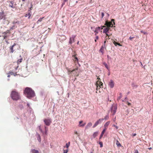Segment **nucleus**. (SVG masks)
Returning <instances> with one entry per match:
<instances>
[{"mask_svg": "<svg viewBox=\"0 0 153 153\" xmlns=\"http://www.w3.org/2000/svg\"><path fill=\"white\" fill-rule=\"evenodd\" d=\"M33 4L32 3H31V7H30V10H29V12H30V11L32 9V8H33Z\"/></svg>", "mask_w": 153, "mask_h": 153, "instance_id": "obj_30", "label": "nucleus"}, {"mask_svg": "<svg viewBox=\"0 0 153 153\" xmlns=\"http://www.w3.org/2000/svg\"><path fill=\"white\" fill-rule=\"evenodd\" d=\"M10 32L9 30H7L6 32H5L3 33V34L4 35L3 37H4V39H5L8 36H7V33H9Z\"/></svg>", "mask_w": 153, "mask_h": 153, "instance_id": "obj_13", "label": "nucleus"}, {"mask_svg": "<svg viewBox=\"0 0 153 153\" xmlns=\"http://www.w3.org/2000/svg\"><path fill=\"white\" fill-rule=\"evenodd\" d=\"M114 126L116 127L117 129L118 128V127L117 126H115L114 125Z\"/></svg>", "mask_w": 153, "mask_h": 153, "instance_id": "obj_55", "label": "nucleus"}, {"mask_svg": "<svg viewBox=\"0 0 153 153\" xmlns=\"http://www.w3.org/2000/svg\"><path fill=\"white\" fill-rule=\"evenodd\" d=\"M104 120L103 118L100 119L96 122H95L94 125L93 126V128L96 127L98 124L101 123L102 121Z\"/></svg>", "mask_w": 153, "mask_h": 153, "instance_id": "obj_7", "label": "nucleus"}, {"mask_svg": "<svg viewBox=\"0 0 153 153\" xmlns=\"http://www.w3.org/2000/svg\"><path fill=\"white\" fill-rule=\"evenodd\" d=\"M98 132H95L93 134V137L95 138L98 135Z\"/></svg>", "mask_w": 153, "mask_h": 153, "instance_id": "obj_24", "label": "nucleus"}, {"mask_svg": "<svg viewBox=\"0 0 153 153\" xmlns=\"http://www.w3.org/2000/svg\"><path fill=\"white\" fill-rule=\"evenodd\" d=\"M44 121L45 125L48 126H49L51 123V119H45Z\"/></svg>", "mask_w": 153, "mask_h": 153, "instance_id": "obj_6", "label": "nucleus"}, {"mask_svg": "<svg viewBox=\"0 0 153 153\" xmlns=\"http://www.w3.org/2000/svg\"><path fill=\"white\" fill-rule=\"evenodd\" d=\"M117 45H119L120 46H122V45L121 44H120V43H118Z\"/></svg>", "mask_w": 153, "mask_h": 153, "instance_id": "obj_56", "label": "nucleus"}, {"mask_svg": "<svg viewBox=\"0 0 153 153\" xmlns=\"http://www.w3.org/2000/svg\"><path fill=\"white\" fill-rule=\"evenodd\" d=\"M79 41L77 43V44H79Z\"/></svg>", "mask_w": 153, "mask_h": 153, "instance_id": "obj_63", "label": "nucleus"}, {"mask_svg": "<svg viewBox=\"0 0 153 153\" xmlns=\"http://www.w3.org/2000/svg\"><path fill=\"white\" fill-rule=\"evenodd\" d=\"M109 118V117L108 116H106L105 117V120L108 119Z\"/></svg>", "mask_w": 153, "mask_h": 153, "instance_id": "obj_44", "label": "nucleus"}, {"mask_svg": "<svg viewBox=\"0 0 153 153\" xmlns=\"http://www.w3.org/2000/svg\"><path fill=\"white\" fill-rule=\"evenodd\" d=\"M62 37H63V39L64 40H65L66 39V36H65L64 35H62Z\"/></svg>", "mask_w": 153, "mask_h": 153, "instance_id": "obj_47", "label": "nucleus"}, {"mask_svg": "<svg viewBox=\"0 0 153 153\" xmlns=\"http://www.w3.org/2000/svg\"><path fill=\"white\" fill-rule=\"evenodd\" d=\"M67 69L68 71V74H71L72 72H73V71H72V70L71 71L69 70V69L68 68H67Z\"/></svg>", "mask_w": 153, "mask_h": 153, "instance_id": "obj_25", "label": "nucleus"}, {"mask_svg": "<svg viewBox=\"0 0 153 153\" xmlns=\"http://www.w3.org/2000/svg\"><path fill=\"white\" fill-rule=\"evenodd\" d=\"M119 95L120 96L117 98L118 100H120L122 98V95L121 93H120Z\"/></svg>", "mask_w": 153, "mask_h": 153, "instance_id": "obj_26", "label": "nucleus"}, {"mask_svg": "<svg viewBox=\"0 0 153 153\" xmlns=\"http://www.w3.org/2000/svg\"><path fill=\"white\" fill-rule=\"evenodd\" d=\"M106 128H104L103 130L102 131V133L101 134H104V133H105V131L106 130Z\"/></svg>", "mask_w": 153, "mask_h": 153, "instance_id": "obj_33", "label": "nucleus"}, {"mask_svg": "<svg viewBox=\"0 0 153 153\" xmlns=\"http://www.w3.org/2000/svg\"><path fill=\"white\" fill-rule=\"evenodd\" d=\"M63 1L64 2H65L66 1H68V0H63Z\"/></svg>", "mask_w": 153, "mask_h": 153, "instance_id": "obj_59", "label": "nucleus"}, {"mask_svg": "<svg viewBox=\"0 0 153 153\" xmlns=\"http://www.w3.org/2000/svg\"><path fill=\"white\" fill-rule=\"evenodd\" d=\"M101 29H103V33L106 34L107 33H108V31L110 28H109V27H107L105 25H104L101 26Z\"/></svg>", "mask_w": 153, "mask_h": 153, "instance_id": "obj_5", "label": "nucleus"}, {"mask_svg": "<svg viewBox=\"0 0 153 153\" xmlns=\"http://www.w3.org/2000/svg\"><path fill=\"white\" fill-rule=\"evenodd\" d=\"M98 39V37L97 36L96 37V39L95 40V42H96L97 40Z\"/></svg>", "mask_w": 153, "mask_h": 153, "instance_id": "obj_53", "label": "nucleus"}, {"mask_svg": "<svg viewBox=\"0 0 153 153\" xmlns=\"http://www.w3.org/2000/svg\"><path fill=\"white\" fill-rule=\"evenodd\" d=\"M134 153H139L138 152L137 150H135Z\"/></svg>", "mask_w": 153, "mask_h": 153, "instance_id": "obj_50", "label": "nucleus"}, {"mask_svg": "<svg viewBox=\"0 0 153 153\" xmlns=\"http://www.w3.org/2000/svg\"><path fill=\"white\" fill-rule=\"evenodd\" d=\"M110 122L109 121L108 122H107L104 125V127L105 128H106L107 129L108 126L110 123Z\"/></svg>", "mask_w": 153, "mask_h": 153, "instance_id": "obj_15", "label": "nucleus"}, {"mask_svg": "<svg viewBox=\"0 0 153 153\" xmlns=\"http://www.w3.org/2000/svg\"><path fill=\"white\" fill-rule=\"evenodd\" d=\"M15 28V26H13L11 28V29H13Z\"/></svg>", "mask_w": 153, "mask_h": 153, "instance_id": "obj_54", "label": "nucleus"}, {"mask_svg": "<svg viewBox=\"0 0 153 153\" xmlns=\"http://www.w3.org/2000/svg\"><path fill=\"white\" fill-rule=\"evenodd\" d=\"M9 74L10 75H13L14 76H15L16 75V74H15V73H14L13 72H10V73H9Z\"/></svg>", "mask_w": 153, "mask_h": 153, "instance_id": "obj_29", "label": "nucleus"}, {"mask_svg": "<svg viewBox=\"0 0 153 153\" xmlns=\"http://www.w3.org/2000/svg\"><path fill=\"white\" fill-rule=\"evenodd\" d=\"M78 67L77 66H76L75 68L72 70V71H73V72L75 71L76 70H78Z\"/></svg>", "mask_w": 153, "mask_h": 153, "instance_id": "obj_31", "label": "nucleus"}, {"mask_svg": "<svg viewBox=\"0 0 153 153\" xmlns=\"http://www.w3.org/2000/svg\"><path fill=\"white\" fill-rule=\"evenodd\" d=\"M105 25L107 26L106 27H109V28H110V27H112L113 26L111 22H108V21L105 22Z\"/></svg>", "mask_w": 153, "mask_h": 153, "instance_id": "obj_8", "label": "nucleus"}, {"mask_svg": "<svg viewBox=\"0 0 153 153\" xmlns=\"http://www.w3.org/2000/svg\"><path fill=\"white\" fill-rule=\"evenodd\" d=\"M44 17L42 18H40L37 21V23H39V22H41L42 21V19L44 18Z\"/></svg>", "mask_w": 153, "mask_h": 153, "instance_id": "obj_27", "label": "nucleus"}, {"mask_svg": "<svg viewBox=\"0 0 153 153\" xmlns=\"http://www.w3.org/2000/svg\"><path fill=\"white\" fill-rule=\"evenodd\" d=\"M10 75H8V76H7V77H10Z\"/></svg>", "mask_w": 153, "mask_h": 153, "instance_id": "obj_60", "label": "nucleus"}, {"mask_svg": "<svg viewBox=\"0 0 153 153\" xmlns=\"http://www.w3.org/2000/svg\"><path fill=\"white\" fill-rule=\"evenodd\" d=\"M106 41L105 40L104 42V45H105V43H106Z\"/></svg>", "mask_w": 153, "mask_h": 153, "instance_id": "obj_58", "label": "nucleus"}, {"mask_svg": "<svg viewBox=\"0 0 153 153\" xmlns=\"http://www.w3.org/2000/svg\"><path fill=\"white\" fill-rule=\"evenodd\" d=\"M37 139L39 142H40L41 141V137L39 135H38V138Z\"/></svg>", "mask_w": 153, "mask_h": 153, "instance_id": "obj_28", "label": "nucleus"}, {"mask_svg": "<svg viewBox=\"0 0 153 153\" xmlns=\"http://www.w3.org/2000/svg\"><path fill=\"white\" fill-rule=\"evenodd\" d=\"M134 38V37H131V36H130L129 38V39L131 40H132V39L133 38Z\"/></svg>", "mask_w": 153, "mask_h": 153, "instance_id": "obj_42", "label": "nucleus"}, {"mask_svg": "<svg viewBox=\"0 0 153 153\" xmlns=\"http://www.w3.org/2000/svg\"><path fill=\"white\" fill-rule=\"evenodd\" d=\"M140 63L141 64V65H143L142 64V63L141 62H140Z\"/></svg>", "mask_w": 153, "mask_h": 153, "instance_id": "obj_62", "label": "nucleus"}, {"mask_svg": "<svg viewBox=\"0 0 153 153\" xmlns=\"http://www.w3.org/2000/svg\"><path fill=\"white\" fill-rule=\"evenodd\" d=\"M70 144V142H68V143H66V146L67 148H68Z\"/></svg>", "mask_w": 153, "mask_h": 153, "instance_id": "obj_37", "label": "nucleus"}, {"mask_svg": "<svg viewBox=\"0 0 153 153\" xmlns=\"http://www.w3.org/2000/svg\"><path fill=\"white\" fill-rule=\"evenodd\" d=\"M9 6L11 7L12 8H15V6L13 5V1H11L9 4Z\"/></svg>", "mask_w": 153, "mask_h": 153, "instance_id": "obj_16", "label": "nucleus"}, {"mask_svg": "<svg viewBox=\"0 0 153 153\" xmlns=\"http://www.w3.org/2000/svg\"><path fill=\"white\" fill-rule=\"evenodd\" d=\"M31 152L32 153H39L38 151L35 149H32Z\"/></svg>", "mask_w": 153, "mask_h": 153, "instance_id": "obj_21", "label": "nucleus"}, {"mask_svg": "<svg viewBox=\"0 0 153 153\" xmlns=\"http://www.w3.org/2000/svg\"><path fill=\"white\" fill-rule=\"evenodd\" d=\"M111 21H112V22H113V24L114 25L115 24V22H114V19H111Z\"/></svg>", "mask_w": 153, "mask_h": 153, "instance_id": "obj_43", "label": "nucleus"}, {"mask_svg": "<svg viewBox=\"0 0 153 153\" xmlns=\"http://www.w3.org/2000/svg\"><path fill=\"white\" fill-rule=\"evenodd\" d=\"M68 152V150H64L63 153H67Z\"/></svg>", "mask_w": 153, "mask_h": 153, "instance_id": "obj_46", "label": "nucleus"}, {"mask_svg": "<svg viewBox=\"0 0 153 153\" xmlns=\"http://www.w3.org/2000/svg\"><path fill=\"white\" fill-rule=\"evenodd\" d=\"M105 39L106 40L107 39H110V38H109V37L108 36H105Z\"/></svg>", "mask_w": 153, "mask_h": 153, "instance_id": "obj_45", "label": "nucleus"}, {"mask_svg": "<svg viewBox=\"0 0 153 153\" xmlns=\"http://www.w3.org/2000/svg\"><path fill=\"white\" fill-rule=\"evenodd\" d=\"M106 35V36H107L109 37L110 36H111L112 34H108V33H107L106 34H105Z\"/></svg>", "mask_w": 153, "mask_h": 153, "instance_id": "obj_41", "label": "nucleus"}, {"mask_svg": "<svg viewBox=\"0 0 153 153\" xmlns=\"http://www.w3.org/2000/svg\"><path fill=\"white\" fill-rule=\"evenodd\" d=\"M103 134H101L100 136V139L103 136Z\"/></svg>", "mask_w": 153, "mask_h": 153, "instance_id": "obj_48", "label": "nucleus"}, {"mask_svg": "<svg viewBox=\"0 0 153 153\" xmlns=\"http://www.w3.org/2000/svg\"><path fill=\"white\" fill-rule=\"evenodd\" d=\"M24 93L26 96L29 99L35 96V93L34 91L30 88L26 87L25 88Z\"/></svg>", "mask_w": 153, "mask_h": 153, "instance_id": "obj_1", "label": "nucleus"}, {"mask_svg": "<svg viewBox=\"0 0 153 153\" xmlns=\"http://www.w3.org/2000/svg\"><path fill=\"white\" fill-rule=\"evenodd\" d=\"M22 59H19V60H18L17 62L18 63L21 62H22Z\"/></svg>", "mask_w": 153, "mask_h": 153, "instance_id": "obj_36", "label": "nucleus"}, {"mask_svg": "<svg viewBox=\"0 0 153 153\" xmlns=\"http://www.w3.org/2000/svg\"><path fill=\"white\" fill-rule=\"evenodd\" d=\"M126 103H127V104L128 105H131V104L130 103H129V102H128L127 101L126 102Z\"/></svg>", "mask_w": 153, "mask_h": 153, "instance_id": "obj_49", "label": "nucleus"}, {"mask_svg": "<svg viewBox=\"0 0 153 153\" xmlns=\"http://www.w3.org/2000/svg\"><path fill=\"white\" fill-rule=\"evenodd\" d=\"M92 125V123H91L90 122L87 124V126H86L85 128H88L89 127L91 126Z\"/></svg>", "mask_w": 153, "mask_h": 153, "instance_id": "obj_18", "label": "nucleus"}, {"mask_svg": "<svg viewBox=\"0 0 153 153\" xmlns=\"http://www.w3.org/2000/svg\"><path fill=\"white\" fill-rule=\"evenodd\" d=\"M117 109V106L116 105H113L112 106L111 109V113H112V114L114 115L115 114Z\"/></svg>", "mask_w": 153, "mask_h": 153, "instance_id": "obj_4", "label": "nucleus"}, {"mask_svg": "<svg viewBox=\"0 0 153 153\" xmlns=\"http://www.w3.org/2000/svg\"><path fill=\"white\" fill-rule=\"evenodd\" d=\"M105 48V45H102L100 50V51L101 53L102 54H103L104 53V48Z\"/></svg>", "mask_w": 153, "mask_h": 153, "instance_id": "obj_11", "label": "nucleus"}, {"mask_svg": "<svg viewBox=\"0 0 153 153\" xmlns=\"http://www.w3.org/2000/svg\"><path fill=\"white\" fill-rule=\"evenodd\" d=\"M39 128L40 131L42 132H43L41 128V126H39Z\"/></svg>", "mask_w": 153, "mask_h": 153, "instance_id": "obj_39", "label": "nucleus"}, {"mask_svg": "<svg viewBox=\"0 0 153 153\" xmlns=\"http://www.w3.org/2000/svg\"><path fill=\"white\" fill-rule=\"evenodd\" d=\"M100 27H98L96 28L95 30V32H96L97 31H99L100 30Z\"/></svg>", "mask_w": 153, "mask_h": 153, "instance_id": "obj_32", "label": "nucleus"}, {"mask_svg": "<svg viewBox=\"0 0 153 153\" xmlns=\"http://www.w3.org/2000/svg\"><path fill=\"white\" fill-rule=\"evenodd\" d=\"M16 45V44L15 43L13 45L10 47V53H13L14 52V50H13V47Z\"/></svg>", "mask_w": 153, "mask_h": 153, "instance_id": "obj_12", "label": "nucleus"}, {"mask_svg": "<svg viewBox=\"0 0 153 153\" xmlns=\"http://www.w3.org/2000/svg\"><path fill=\"white\" fill-rule=\"evenodd\" d=\"M116 144L118 147H120L121 146V144L118 140H116Z\"/></svg>", "mask_w": 153, "mask_h": 153, "instance_id": "obj_22", "label": "nucleus"}, {"mask_svg": "<svg viewBox=\"0 0 153 153\" xmlns=\"http://www.w3.org/2000/svg\"><path fill=\"white\" fill-rule=\"evenodd\" d=\"M76 37V35H72V37L70 38L69 43L70 44H71L73 42H75V39Z\"/></svg>", "mask_w": 153, "mask_h": 153, "instance_id": "obj_9", "label": "nucleus"}, {"mask_svg": "<svg viewBox=\"0 0 153 153\" xmlns=\"http://www.w3.org/2000/svg\"><path fill=\"white\" fill-rule=\"evenodd\" d=\"M104 13L102 12V18L103 16H104Z\"/></svg>", "mask_w": 153, "mask_h": 153, "instance_id": "obj_52", "label": "nucleus"}, {"mask_svg": "<svg viewBox=\"0 0 153 153\" xmlns=\"http://www.w3.org/2000/svg\"><path fill=\"white\" fill-rule=\"evenodd\" d=\"M103 64L105 65V68L109 70V67H108L107 64V63L106 62H104L103 63Z\"/></svg>", "mask_w": 153, "mask_h": 153, "instance_id": "obj_23", "label": "nucleus"}, {"mask_svg": "<svg viewBox=\"0 0 153 153\" xmlns=\"http://www.w3.org/2000/svg\"><path fill=\"white\" fill-rule=\"evenodd\" d=\"M109 85L111 88H113L114 86V82L112 80H111L109 83Z\"/></svg>", "mask_w": 153, "mask_h": 153, "instance_id": "obj_10", "label": "nucleus"}, {"mask_svg": "<svg viewBox=\"0 0 153 153\" xmlns=\"http://www.w3.org/2000/svg\"><path fill=\"white\" fill-rule=\"evenodd\" d=\"M107 57L108 58L109 57V56L108 55H107Z\"/></svg>", "mask_w": 153, "mask_h": 153, "instance_id": "obj_64", "label": "nucleus"}, {"mask_svg": "<svg viewBox=\"0 0 153 153\" xmlns=\"http://www.w3.org/2000/svg\"><path fill=\"white\" fill-rule=\"evenodd\" d=\"M99 144L100 145V147H102L103 146L102 143L101 142H100L99 143Z\"/></svg>", "mask_w": 153, "mask_h": 153, "instance_id": "obj_35", "label": "nucleus"}, {"mask_svg": "<svg viewBox=\"0 0 153 153\" xmlns=\"http://www.w3.org/2000/svg\"><path fill=\"white\" fill-rule=\"evenodd\" d=\"M113 42L114 44V45L115 46H117V45L118 42H115L114 41Z\"/></svg>", "mask_w": 153, "mask_h": 153, "instance_id": "obj_40", "label": "nucleus"}, {"mask_svg": "<svg viewBox=\"0 0 153 153\" xmlns=\"http://www.w3.org/2000/svg\"><path fill=\"white\" fill-rule=\"evenodd\" d=\"M131 86L134 88H136L138 86V85L134 83H132Z\"/></svg>", "mask_w": 153, "mask_h": 153, "instance_id": "obj_20", "label": "nucleus"}, {"mask_svg": "<svg viewBox=\"0 0 153 153\" xmlns=\"http://www.w3.org/2000/svg\"><path fill=\"white\" fill-rule=\"evenodd\" d=\"M136 135V133H133L132 134V136L133 137L135 136Z\"/></svg>", "mask_w": 153, "mask_h": 153, "instance_id": "obj_51", "label": "nucleus"}, {"mask_svg": "<svg viewBox=\"0 0 153 153\" xmlns=\"http://www.w3.org/2000/svg\"><path fill=\"white\" fill-rule=\"evenodd\" d=\"M97 79H98V80L96 83L97 87L96 90L98 91V90H100L101 88H102L103 83L100 81L101 80L100 78L98 77Z\"/></svg>", "mask_w": 153, "mask_h": 153, "instance_id": "obj_3", "label": "nucleus"}, {"mask_svg": "<svg viewBox=\"0 0 153 153\" xmlns=\"http://www.w3.org/2000/svg\"><path fill=\"white\" fill-rule=\"evenodd\" d=\"M76 54H75L74 55H73V56L74 57L75 59V60H74V62L75 63H76V62L78 63V58L76 57Z\"/></svg>", "mask_w": 153, "mask_h": 153, "instance_id": "obj_17", "label": "nucleus"}, {"mask_svg": "<svg viewBox=\"0 0 153 153\" xmlns=\"http://www.w3.org/2000/svg\"><path fill=\"white\" fill-rule=\"evenodd\" d=\"M74 133L75 134L77 135L78 137H79V134H78V133L76 131H74Z\"/></svg>", "mask_w": 153, "mask_h": 153, "instance_id": "obj_38", "label": "nucleus"}, {"mask_svg": "<svg viewBox=\"0 0 153 153\" xmlns=\"http://www.w3.org/2000/svg\"><path fill=\"white\" fill-rule=\"evenodd\" d=\"M27 0H22V1H26Z\"/></svg>", "mask_w": 153, "mask_h": 153, "instance_id": "obj_61", "label": "nucleus"}, {"mask_svg": "<svg viewBox=\"0 0 153 153\" xmlns=\"http://www.w3.org/2000/svg\"><path fill=\"white\" fill-rule=\"evenodd\" d=\"M83 123V122L82 121H79V127H83L85 125L86 123H84L83 124H81Z\"/></svg>", "mask_w": 153, "mask_h": 153, "instance_id": "obj_14", "label": "nucleus"}, {"mask_svg": "<svg viewBox=\"0 0 153 153\" xmlns=\"http://www.w3.org/2000/svg\"><path fill=\"white\" fill-rule=\"evenodd\" d=\"M98 31H97L96 32H95V31H94V32L96 33V34L97 33H98Z\"/></svg>", "mask_w": 153, "mask_h": 153, "instance_id": "obj_57", "label": "nucleus"}, {"mask_svg": "<svg viewBox=\"0 0 153 153\" xmlns=\"http://www.w3.org/2000/svg\"><path fill=\"white\" fill-rule=\"evenodd\" d=\"M10 96L13 100L15 101L20 100L21 98L20 93L15 90L11 91Z\"/></svg>", "mask_w": 153, "mask_h": 153, "instance_id": "obj_2", "label": "nucleus"}, {"mask_svg": "<svg viewBox=\"0 0 153 153\" xmlns=\"http://www.w3.org/2000/svg\"><path fill=\"white\" fill-rule=\"evenodd\" d=\"M45 134H47V132L48 130V129H47V127L46 126H45Z\"/></svg>", "mask_w": 153, "mask_h": 153, "instance_id": "obj_34", "label": "nucleus"}, {"mask_svg": "<svg viewBox=\"0 0 153 153\" xmlns=\"http://www.w3.org/2000/svg\"><path fill=\"white\" fill-rule=\"evenodd\" d=\"M31 12H28V13L27 14H26L25 16V17H27L28 16V19H30V16H31Z\"/></svg>", "mask_w": 153, "mask_h": 153, "instance_id": "obj_19", "label": "nucleus"}]
</instances>
